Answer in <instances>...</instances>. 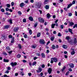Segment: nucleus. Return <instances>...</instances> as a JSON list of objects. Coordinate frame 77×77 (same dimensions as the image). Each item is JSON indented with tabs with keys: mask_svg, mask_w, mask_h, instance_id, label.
<instances>
[{
	"mask_svg": "<svg viewBox=\"0 0 77 77\" xmlns=\"http://www.w3.org/2000/svg\"><path fill=\"white\" fill-rule=\"evenodd\" d=\"M8 38L9 39H11L12 38V35H8Z\"/></svg>",
	"mask_w": 77,
	"mask_h": 77,
	"instance_id": "obj_32",
	"label": "nucleus"
},
{
	"mask_svg": "<svg viewBox=\"0 0 77 77\" xmlns=\"http://www.w3.org/2000/svg\"><path fill=\"white\" fill-rule=\"evenodd\" d=\"M29 20L31 21H33V19L32 17H29Z\"/></svg>",
	"mask_w": 77,
	"mask_h": 77,
	"instance_id": "obj_12",
	"label": "nucleus"
},
{
	"mask_svg": "<svg viewBox=\"0 0 77 77\" xmlns=\"http://www.w3.org/2000/svg\"><path fill=\"white\" fill-rule=\"evenodd\" d=\"M20 75H24V72H20Z\"/></svg>",
	"mask_w": 77,
	"mask_h": 77,
	"instance_id": "obj_45",
	"label": "nucleus"
},
{
	"mask_svg": "<svg viewBox=\"0 0 77 77\" xmlns=\"http://www.w3.org/2000/svg\"><path fill=\"white\" fill-rule=\"evenodd\" d=\"M11 5L12 6H13L14 5V2H11Z\"/></svg>",
	"mask_w": 77,
	"mask_h": 77,
	"instance_id": "obj_54",
	"label": "nucleus"
},
{
	"mask_svg": "<svg viewBox=\"0 0 77 77\" xmlns=\"http://www.w3.org/2000/svg\"><path fill=\"white\" fill-rule=\"evenodd\" d=\"M54 37H51V40L52 41H54Z\"/></svg>",
	"mask_w": 77,
	"mask_h": 77,
	"instance_id": "obj_28",
	"label": "nucleus"
},
{
	"mask_svg": "<svg viewBox=\"0 0 77 77\" xmlns=\"http://www.w3.org/2000/svg\"><path fill=\"white\" fill-rule=\"evenodd\" d=\"M17 58H20L21 57V55L18 54L17 56Z\"/></svg>",
	"mask_w": 77,
	"mask_h": 77,
	"instance_id": "obj_33",
	"label": "nucleus"
},
{
	"mask_svg": "<svg viewBox=\"0 0 77 77\" xmlns=\"http://www.w3.org/2000/svg\"><path fill=\"white\" fill-rule=\"evenodd\" d=\"M6 20V18H4L2 19V21H5V20Z\"/></svg>",
	"mask_w": 77,
	"mask_h": 77,
	"instance_id": "obj_63",
	"label": "nucleus"
},
{
	"mask_svg": "<svg viewBox=\"0 0 77 77\" xmlns=\"http://www.w3.org/2000/svg\"><path fill=\"white\" fill-rule=\"evenodd\" d=\"M24 3L23 2H22L20 4V7H23L24 6Z\"/></svg>",
	"mask_w": 77,
	"mask_h": 77,
	"instance_id": "obj_20",
	"label": "nucleus"
},
{
	"mask_svg": "<svg viewBox=\"0 0 77 77\" xmlns=\"http://www.w3.org/2000/svg\"><path fill=\"white\" fill-rule=\"evenodd\" d=\"M66 38V39L68 41V42L69 43H70V42H72L71 40L69 41L70 39L69 37V36H67V37Z\"/></svg>",
	"mask_w": 77,
	"mask_h": 77,
	"instance_id": "obj_7",
	"label": "nucleus"
},
{
	"mask_svg": "<svg viewBox=\"0 0 77 77\" xmlns=\"http://www.w3.org/2000/svg\"><path fill=\"white\" fill-rule=\"evenodd\" d=\"M18 14L19 15H21V14H22L21 12V11H18Z\"/></svg>",
	"mask_w": 77,
	"mask_h": 77,
	"instance_id": "obj_55",
	"label": "nucleus"
},
{
	"mask_svg": "<svg viewBox=\"0 0 77 77\" xmlns=\"http://www.w3.org/2000/svg\"><path fill=\"white\" fill-rule=\"evenodd\" d=\"M42 5V3L41 2H38L35 5V8H40L41 7V6Z\"/></svg>",
	"mask_w": 77,
	"mask_h": 77,
	"instance_id": "obj_1",
	"label": "nucleus"
},
{
	"mask_svg": "<svg viewBox=\"0 0 77 77\" xmlns=\"http://www.w3.org/2000/svg\"><path fill=\"white\" fill-rule=\"evenodd\" d=\"M72 5V3H71L70 4L68 5L67 7V9L69 8H70V7H71Z\"/></svg>",
	"mask_w": 77,
	"mask_h": 77,
	"instance_id": "obj_16",
	"label": "nucleus"
},
{
	"mask_svg": "<svg viewBox=\"0 0 77 77\" xmlns=\"http://www.w3.org/2000/svg\"><path fill=\"white\" fill-rule=\"evenodd\" d=\"M8 70H11V67H7Z\"/></svg>",
	"mask_w": 77,
	"mask_h": 77,
	"instance_id": "obj_58",
	"label": "nucleus"
},
{
	"mask_svg": "<svg viewBox=\"0 0 77 77\" xmlns=\"http://www.w3.org/2000/svg\"><path fill=\"white\" fill-rule=\"evenodd\" d=\"M69 17H71V16H72V14H71V13H69Z\"/></svg>",
	"mask_w": 77,
	"mask_h": 77,
	"instance_id": "obj_61",
	"label": "nucleus"
},
{
	"mask_svg": "<svg viewBox=\"0 0 77 77\" xmlns=\"http://www.w3.org/2000/svg\"><path fill=\"white\" fill-rule=\"evenodd\" d=\"M65 68H66V67L65 66H64L62 70V72H63V71H64L65 69Z\"/></svg>",
	"mask_w": 77,
	"mask_h": 77,
	"instance_id": "obj_31",
	"label": "nucleus"
},
{
	"mask_svg": "<svg viewBox=\"0 0 77 77\" xmlns=\"http://www.w3.org/2000/svg\"><path fill=\"white\" fill-rule=\"evenodd\" d=\"M52 71V69H51V68H50L48 70V72L49 74H50L51 73V72Z\"/></svg>",
	"mask_w": 77,
	"mask_h": 77,
	"instance_id": "obj_8",
	"label": "nucleus"
},
{
	"mask_svg": "<svg viewBox=\"0 0 77 77\" xmlns=\"http://www.w3.org/2000/svg\"><path fill=\"white\" fill-rule=\"evenodd\" d=\"M19 30V28L18 27H16L14 28V31L15 32H17Z\"/></svg>",
	"mask_w": 77,
	"mask_h": 77,
	"instance_id": "obj_6",
	"label": "nucleus"
},
{
	"mask_svg": "<svg viewBox=\"0 0 77 77\" xmlns=\"http://www.w3.org/2000/svg\"><path fill=\"white\" fill-rule=\"evenodd\" d=\"M17 64V62H14L13 63V62H12L11 63L10 65H11V66L13 67L14 66H16Z\"/></svg>",
	"mask_w": 77,
	"mask_h": 77,
	"instance_id": "obj_4",
	"label": "nucleus"
},
{
	"mask_svg": "<svg viewBox=\"0 0 77 77\" xmlns=\"http://www.w3.org/2000/svg\"><path fill=\"white\" fill-rule=\"evenodd\" d=\"M56 26V24L54 23V24H52L51 25V28L52 29H54V26Z\"/></svg>",
	"mask_w": 77,
	"mask_h": 77,
	"instance_id": "obj_15",
	"label": "nucleus"
},
{
	"mask_svg": "<svg viewBox=\"0 0 77 77\" xmlns=\"http://www.w3.org/2000/svg\"><path fill=\"white\" fill-rule=\"evenodd\" d=\"M63 48H67L68 46L66 45H63Z\"/></svg>",
	"mask_w": 77,
	"mask_h": 77,
	"instance_id": "obj_19",
	"label": "nucleus"
},
{
	"mask_svg": "<svg viewBox=\"0 0 77 77\" xmlns=\"http://www.w3.org/2000/svg\"><path fill=\"white\" fill-rule=\"evenodd\" d=\"M6 48L8 50V51H9L10 50V48H9V47H7Z\"/></svg>",
	"mask_w": 77,
	"mask_h": 77,
	"instance_id": "obj_48",
	"label": "nucleus"
},
{
	"mask_svg": "<svg viewBox=\"0 0 77 77\" xmlns=\"http://www.w3.org/2000/svg\"><path fill=\"white\" fill-rule=\"evenodd\" d=\"M5 10L6 11H9V9L8 8H6L5 9Z\"/></svg>",
	"mask_w": 77,
	"mask_h": 77,
	"instance_id": "obj_49",
	"label": "nucleus"
},
{
	"mask_svg": "<svg viewBox=\"0 0 77 77\" xmlns=\"http://www.w3.org/2000/svg\"><path fill=\"white\" fill-rule=\"evenodd\" d=\"M51 63H53V62H54L53 61V59H52V58L51 59Z\"/></svg>",
	"mask_w": 77,
	"mask_h": 77,
	"instance_id": "obj_42",
	"label": "nucleus"
},
{
	"mask_svg": "<svg viewBox=\"0 0 77 77\" xmlns=\"http://www.w3.org/2000/svg\"><path fill=\"white\" fill-rule=\"evenodd\" d=\"M3 54L4 55H5V56H7L8 55V54L6 53L5 52H4L3 53Z\"/></svg>",
	"mask_w": 77,
	"mask_h": 77,
	"instance_id": "obj_39",
	"label": "nucleus"
},
{
	"mask_svg": "<svg viewBox=\"0 0 77 77\" xmlns=\"http://www.w3.org/2000/svg\"><path fill=\"white\" fill-rule=\"evenodd\" d=\"M18 46L20 48V49H21V45L20 44H18Z\"/></svg>",
	"mask_w": 77,
	"mask_h": 77,
	"instance_id": "obj_34",
	"label": "nucleus"
},
{
	"mask_svg": "<svg viewBox=\"0 0 77 77\" xmlns=\"http://www.w3.org/2000/svg\"><path fill=\"white\" fill-rule=\"evenodd\" d=\"M23 22H24V23H26V19H23Z\"/></svg>",
	"mask_w": 77,
	"mask_h": 77,
	"instance_id": "obj_53",
	"label": "nucleus"
},
{
	"mask_svg": "<svg viewBox=\"0 0 77 77\" xmlns=\"http://www.w3.org/2000/svg\"><path fill=\"white\" fill-rule=\"evenodd\" d=\"M3 60L4 62H9V60H8L4 59Z\"/></svg>",
	"mask_w": 77,
	"mask_h": 77,
	"instance_id": "obj_21",
	"label": "nucleus"
},
{
	"mask_svg": "<svg viewBox=\"0 0 77 77\" xmlns=\"http://www.w3.org/2000/svg\"><path fill=\"white\" fill-rule=\"evenodd\" d=\"M5 14H6L7 15H11L10 13H9L8 12H6Z\"/></svg>",
	"mask_w": 77,
	"mask_h": 77,
	"instance_id": "obj_47",
	"label": "nucleus"
},
{
	"mask_svg": "<svg viewBox=\"0 0 77 77\" xmlns=\"http://www.w3.org/2000/svg\"><path fill=\"white\" fill-rule=\"evenodd\" d=\"M68 30L69 32H70L71 33V34H73V32H72V29L69 28L68 29Z\"/></svg>",
	"mask_w": 77,
	"mask_h": 77,
	"instance_id": "obj_13",
	"label": "nucleus"
},
{
	"mask_svg": "<svg viewBox=\"0 0 77 77\" xmlns=\"http://www.w3.org/2000/svg\"><path fill=\"white\" fill-rule=\"evenodd\" d=\"M45 8L46 9H49V6L46 5L45 7Z\"/></svg>",
	"mask_w": 77,
	"mask_h": 77,
	"instance_id": "obj_17",
	"label": "nucleus"
},
{
	"mask_svg": "<svg viewBox=\"0 0 77 77\" xmlns=\"http://www.w3.org/2000/svg\"><path fill=\"white\" fill-rule=\"evenodd\" d=\"M42 57H43V58L45 57V55L43 53H42Z\"/></svg>",
	"mask_w": 77,
	"mask_h": 77,
	"instance_id": "obj_22",
	"label": "nucleus"
},
{
	"mask_svg": "<svg viewBox=\"0 0 77 77\" xmlns=\"http://www.w3.org/2000/svg\"><path fill=\"white\" fill-rule=\"evenodd\" d=\"M69 72H67L66 74V75H69Z\"/></svg>",
	"mask_w": 77,
	"mask_h": 77,
	"instance_id": "obj_46",
	"label": "nucleus"
},
{
	"mask_svg": "<svg viewBox=\"0 0 77 77\" xmlns=\"http://www.w3.org/2000/svg\"><path fill=\"white\" fill-rule=\"evenodd\" d=\"M68 70L69 71H70V72L72 71V69L70 68H69L68 69Z\"/></svg>",
	"mask_w": 77,
	"mask_h": 77,
	"instance_id": "obj_59",
	"label": "nucleus"
},
{
	"mask_svg": "<svg viewBox=\"0 0 77 77\" xmlns=\"http://www.w3.org/2000/svg\"><path fill=\"white\" fill-rule=\"evenodd\" d=\"M70 26H72L74 24V23L73 22H70L69 23Z\"/></svg>",
	"mask_w": 77,
	"mask_h": 77,
	"instance_id": "obj_18",
	"label": "nucleus"
},
{
	"mask_svg": "<svg viewBox=\"0 0 77 77\" xmlns=\"http://www.w3.org/2000/svg\"><path fill=\"white\" fill-rule=\"evenodd\" d=\"M40 43L41 44H45V41L43 39H40Z\"/></svg>",
	"mask_w": 77,
	"mask_h": 77,
	"instance_id": "obj_5",
	"label": "nucleus"
},
{
	"mask_svg": "<svg viewBox=\"0 0 77 77\" xmlns=\"http://www.w3.org/2000/svg\"><path fill=\"white\" fill-rule=\"evenodd\" d=\"M56 48V46L54 45H53L52 46V48L53 50H54Z\"/></svg>",
	"mask_w": 77,
	"mask_h": 77,
	"instance_id": "obj_27",
	"label": "nucleus"
},
{
	"mask_svg": "<svg viewBox=\"0 0 77 77\" xmlns=\"http://www.w3.org/2000/svg\"><path fill=\"white\" fill-rule=\"evenodd\" d=\"M47 16V18H50V17H51V16H50V14L49 13H48Z\"/></svg>",
	"mask_w": 77,
	"mask_h": 77,
	"instance_id": "obj_25",
	"label": "nucleus"
},
{
	"mask_svg": "<svg viewBox=\"0 0 77 77\" xmlns=\"http://www.w3.org/2000/svg\"><path fill=\"white\" fill-rule=\"evenodd\" d=\"M75 51H72L71 52V54H72V55H73L75 54Z\"/></svg>",
	"mask_w": 77,
	"mask_h": 77,
	"instance_id": "obj_30",
	"label": "nucleus"
},
{
	"mask_svg": "<svg viewBox=\"0 0 77 77\" xmlns=\"http://www.w3.org/2000/svg\"><path fill=\"white\" fill-rule=\"evenodd\" d=\"M42 68H41V67L40 66L38 68V70H37L36 71L37 73H39V72H40L42 71Z\"/></svg>",
	"mask_w": 77,
	"mask_h": 77,
	"instance_id": "obj_3",
	"label": "nucleus"
},
{
	"mask_svg": "<svg viewBox=\"0 0 77 77\" xmlns=\"http://www.w3.org/2000/svg\"><path fill=\"white\" fill-rule=\"evenodd\" d=\"M2 38H3V39L4 40H5V39H6V38H7V37L6 35H5L4 36H2Z\"/></svg>",
	"mask_w": 77,
	"mask_h": 77,
	"instance_id": "obj_24",
	"label": "nucleus"
},
{
	"mask_svg": "<svg viewBox=\"0 0 77 77\" xmlns=\"http://www.w3.org/2000/svg\"><path fill=\"white\" fill-rule=\"evenodd\" d=\"M8 22L10 23V24H12V19H8Z\"/></svg>",
	"mask_w": 77,
	"mask_h": 77,
	"instance_id": "obj_11",
	"label": "nucleus"
},
{
	"mask_svg": "<svg viewBox=\"0 0 77 77\" xmlns=\"http://www.w3.org/2000/svg\"><path fill=\"white\" fill-rule=\"evenodd\" d=\"M5 29H8V28H9L10 27V26L9 25H6L5 26H4Z\"/></svg>",
	"mask_w": 77,
	"mask_h": 77,
	"instance_id": "obj_14",
	"label": "nucleus"
},
{
	"mask_svg": "<svg viewBox=\"0 0 77 77\" xmlns=\"http://www.w3.org/2000/svg\"><path fill=\"white\" fill-rule=\"evenodd\" d=\"M1 11L2 12H5V9L3 8H2L1 10Z\"/></svg>",
	"mask_w": 77,
	"mask_h": 77,
	"instance_id": "obj_40",
	"label": "nucleus"
},
{
	"mask_svg": "<svg viewBox=\"0 0 77 77\" xmlns=\"http://www.w3.org/2000/svg\"><path fill=\"white\" fill-rule=\"evenodd\" d=\"M47 0H45L44 2L45 5H46V4H47Z\"/></svg>",
	"mask_w": 77,
	"mask_h": 77,
	"instance_id": "obj_43",
	"label": "nucleus"
},
{
	"mask_svg": "<svg viewBox=\"0 0 77 77\" xmlns=\"http://www.w3.org/2000/svg\"><path fill=\"white\" fill-rule=\"evenodd\" d=\"M60 27L61 29H63V25H61L60 26Z\"/></svg>",
	"mask_w": 77,
	"mask_h": 77,
	"instance_id": "obj_51",
	"label": "nucleus"
},
{
	"mask_svg": "<svg viewBox=\"0 0 77 77\" xmlns=\"http://www.w3.org/2000/svg\"><path fill=\"white\" fill-rule=\"evenodd\" d=\"M75 16H77V11H75Z\"/></svg>",
	"mask_w": 77,
	"mask_h": 77,
	"instance_id": "obj_64",
	"label": "nucleus"
},
{
	"mask_svg": "<svg viewBox=\"0 0 77 77\" xmlns=\"http://www.w3.org/2000/svg\"><path fill=\"white\" fill-rule=\"evenodd\" d=\"M37 64V63L36 62H34L32 63V66H34V65H35V66H36V64Z\"/></svg>",
	"mask_w": 77,
	"mask_h": 77,
	"instance_id": "obj_26",
	"label": "nucleus"
},
{
	"mask_svg": "<svg viewBox=\"0 0 77 77\" xmlns=\"http://www.w3.org/2000/svg\"><path fill=\"white\" fill-rule=\"evenodd\" d=\"M38 25V24L37 23H35V25H34V27H36V26H37Z\"/></svg>",
	"mask_w": 77,
	"mask_h": 77,
	"instance_id": "obj_62",
	"label": "nucleus"
},
{
	"mask_svg": "<svg viewBox=\"0 0 77 77\" xmlns=\"http://www.w3.org/2000/svg\"><path fill=\"white\" fill-rule=\"evenodd\" d=\"M23 36L25 38H27V35L26 34H25Z\"/></svg>",
	"mask_w": 77,
	"mask_h": 77,
	"instance_id": "obj_41",
	"label": "nucleus"
},
{
	"mask_svg": "<svg viewBox=\"0 0 77 77\" xmlns=\"http://www.w3.org/2000/svg\"><path fill=\"white\" fill-rule=\"evenodd\" d=\"M22 61H23V62H24V63H26V62H27V61H26L25 60H23Z\"/></svg>",
	"mask_w": 77,
	"mask_h": 77,
	"instance_id": "obj_52",
	"label": "nucleus"
},
{
	"mask_svg": "<svg viewBox=\"0 0 77 77\" xmlns=\"http://www.w3.org/2000/svg\"><path fill=\"white\" fill-rule=\"evenodd\" d=\"M28 74L29 76H31V75H32V73H28Z\"/></svg>",
	"mask_w": 77,
	"mask_h": 77,
	"instance_id": "obj_60",
	"label": "nucleus"
},
{
	"mask_svg": "<svg viewBox=\"0 0 77 77\" xmlns=\"http://www.w3.org/2000/svg\"><path fill=\"white\" fill-rule=\"evenodd\" d=\"M38 20L40 23H44V19L42 18L39 17L38 18Z\"/></svg>",
	"mask_w": 77,
	"mask_h": 77,
	"instance_id": "obj_2",
	"label": "nucleus"
},
{
	"mask_svg": "<svg viewBox=\"0 0 77 77\" xmlns=\"http://www.w3.org/2000/svg\"><path fill=\"white\" fill-rule=\"evenodd\" d=\"M9 72V71L7 70L5 71V73H7V74H8Z\"/></svg>",
	"mask_w": 77,
	"mask_h": 77,
	"instance_id": "obj_57",
	"label": "nucleus"
},
{
	"mask_svg": "<svg viewBox=\"0 0 77 77\" xmlns=\"http://www.w3.org/2000/svg\"><path fill=\"white\" fill-rule=\"evenodd\" d=\"M52 59H53L54 62H57V59L56 58H52Z\"/></svg>",
	"mask_w": 77,
	"mask_h": 77,
	"instance_id": "obj_9",
	"label": "nucleus"
},
{
	"mask_svg": "<svg viewBox=\"0 0 77 77\" xmlns=\"http://www.w3.org/2000/svg\"><path fill=\"white\" fill-rule=\"evenodd\" d=\"M76 38H74V44H76L77 43V42H76Z\"/></svg>",
	"mask_w": 77,
	"mask_h": 77,
	"instance_id": "obj_44",
	"label": "nucleus"
},
{
	"mask_svg": "<svg viewBox=\"0 0 77 77\" xmlns=\"http://www.w3.org/2000/svg\"><path fill=\"white\" fill-rule=\"evenodd\" d=\"M7 6L8 7V8H10V6H11V5L9 4H7Z\"/></svg>",
	"mask_w": 77,
	"mask_h": 77,
	"instance_id": "obj_38",
	"label": "nucleus"
},
{
	"mask_svg": "<svg viewBox=\"0 0 77 77\" xmlns=\"http://www.w3.org/2000/svg\"><path fill=\"white\" fill-rule=\"evenodd\" d=\"M24 3H29V0H26L24 1Z\"/></svg>",
	"mask_w": 77,
	"mask_h": 77,
	"instance_id": "obj_35",
	"label": "nucleus"
},
{
	"mask_svg": "<svg viewBox=\"0 0 77 77\" xmlns=\"http://www.w3.org/2000/svg\"><path fill=\"white\" fill-rule=\"evenodd\" d=\"M40 36H41V33L40 32L38 33L37 35V37H38V38H39V37H40Z\"/></svg>",
	"mask_w": 77,
	"mask_h": 77,
	"instance_id": "obj_23",
	"label": "nucleus"
},
{
	"mask_svg": "<svg viewBox=\"0 0 77 77\" xmlns=\"http://www.w3.org/2000/svg\"><path fill=\"white\" fill-rule=\"evenodd\" d=\"M69 65L70 68H73L74 67V64L73 63L70 64H69Z\"/></svg>",
	"mask_w": 77,
	"mask_h": 77,
	"instance_id": "obj_10",
	"label": "nucleus"
},
{
	"mask_svg": "<svg viewBox=\"0 0 77 77\" xmlns=\"http://www.w3.org/2000/svg\"><path fill=\"white\" fill-rule=\"evenodd\" d=\"M58 36H61V34L60 32L58 33Z\"/></svg>",
	"mask_w": 77,
	"mask_h": 77,
	"instance_id": "obj_56",
	"label": "nucleus"
},
{
	"mask_svg": "<svg viewBox=\"0 0 77 77\" xmlns=\"http://www.w3.org/2000/svg\"><path fill=\"white\" fill-rule=\"evenodd\" d=\"M75 1L74 0L72 2V5H74V4H75Z\"/></svg>",
	"mask_w": 77,
	"mask_h": 77,
	"instance_id": "obj_37",
	"label": "nucleus"
},
{
	"mask_svg": "<svg viewBox=\"0 0 77 77\" xmlns=\"http://www.w3.org/2000/svg\"><path fill=\"white\" fill-rule=\"evenodd\" d=\"M75 27L77 28V24H75V25L73 26V29H74V28H75Z\"/></svg>",
	"mask_w": 77,
	"mask_h": 77,
	"instance_id": "obj_36",
	"label": "nucleus"
},
{
	"mask_svg": "<svg viewBox=\"0 0 77 77\" xmlns=\"http://www.w3.org/2000/svg\"><path fill=\"white\" fill-rule=\"evenodd\" d=\"M42 68H45V65L44 64L42 65Z\"/></svg>",
	"mask_w": 77,
	"mask_h": 77,
	"instance_id": "obj_50",
	"label": "nucleus"
},
{
	"mask_svg": "<svg viewBox=\"0 0 77 77\" xmlns=\"http://www.w3.org/2000/svg\"><path fill=\"white\" fill-rule=\"evenodd\" d=\"M29 33L30 35H32V31L31 29L29 30Z\"/></svg>",
	"mask_w": 77,
	"mask_h": 77,
	"instance_id": "obj_29",
	"label": "nucleus"
}]
</instances>
